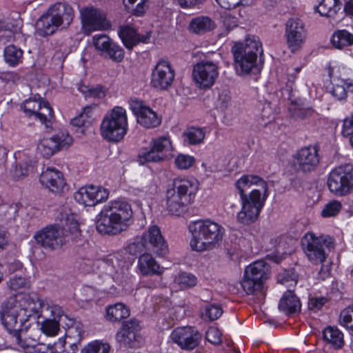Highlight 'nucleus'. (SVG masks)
Instances as JSON below:
<instances>
[{
  "label": "nucleus",
  "instance_id": "1",
  "mask_svg": "<svg viewBox=\"0 0 353 353\" xmlns=\"http://www.w3.org/2000/svg\"><path fill=\"white\" fill-rule=\"evenodd\" d=\"M6 305L9 309V314L14 316L16 321H20L21 316L27 314V322L31 316L38 319L43 317L41 330L48 336H54L59 331V321L63 311L57 305H50L41 300L35 292L17 293L12 294L3 301L0 306V319L3 323V310Z\"/></svg>",
  "mask_w": 353,
  "mask_h": 353
},
{
  "label": "nucleus",
  "instance_id": "2",
  "mask_svg": "<svg viewBox=\"0 0 353 353\" xmlns=\"http://www.w3.org/2000/svg\"><path fill=\"white\" fill-rule=\"evenodd\" d=\"M235 185L242 203L236 221L243 225H250L259 216L268 196V185L257 175H243Z\"/></svg>",
  "mask_w": 353,
  "mask_h": 353
},
{
  "label": "nucleus",
  "instance_id": "3",
  "mask_svg": "<svg viewBox=\"0 0 353 353\" xmlns=\"http://www.w3.org/2000/svg\"><path fill=\"white\" fill-rule=\"evenodd\" d=\"M131 205L122 201L106 204L98 214L97 230L101 234L117 235L125 231L133 222Z\"/></svg>",
  "mask_w": 353,
  "mask_h": 353
},
{
  "label": "nucleus",
  "instance_id": "4",
  "mask_svg": "<svg viewBox=\"0 0 353 353\" xmlns=\"http://www.w3.org/2000/svg\"><path fill=\"white\" fill-rule=\"evenodd\" d=\"M77 242L81 236L78 223L71 220L67 228L58 224L49 225L35 232L34 239L38 245L48 251L61 249L69 241L70 236Z\"/></svg>",
  "mask_w": 353,
  "mask_h": 353
},
{
  "label": "nucleus",
  "instance_id": "5",
  "mask_svg": "<svg viewBox=\"0 0 353 353\" xmlns=\"http://www.w3.org/2000/svg\"><path fill=\"white\" fill-rule=\"evenodd\" d=\"M188 228L192 236L190 246L196 252L216 248L221 242L224 234L223 228L210 219L192 222Z\"/></svg>",
  "mask_w": 353,
  "mask_h": 353
},
{
  "label": "nucleus",
  "instance_id": "6",
  "mask_svg": "<svg viewBox=\"0 0 353 353\" xmlns=\"http://www.w3.org/2000/svg\"><path fill=\"white\" fill-rule=\"evenodd\" d=\"M236 72L239 75L249 74L256 67L259 55L263 54L262 44L255 37L236 42L232 48Z\"/></svg>",
  "mask_w": 353,
  "mask_h": 353
},
{
  "label": "nucleus",
  "instance_id": "7",
  "mask_svg": "<svg viewBox=\"0 0 353 353\" xmlns=\"http://www.w3.org/2000/svg\"><path fill=\"white\" fill-rule=\"evenodd\" d=\"M3 325L12 335L15 343L19 345V347L26 349L28 347H32L34 353H57L56 351V347L51 345H46L44 343H37L34 344L33 341L23 339L25 332L28 329L27 323V314L21 316L20 321H16L14 319L12 314L10 315L8 311L9 309L6 305L3 306Z\"/></svg>",
  "mask_w": 353,
  "mask_h": 353
},
{
  "label": "nucleus",
  "instance_id": "8",
  "mask_svg": "<svg viewBox=\"0 0 353 353\" xmlns=\"http://www.w3.org/2000/svg\"><path fill=\"white\" fill-rule=\"evenodd\" d=\"M128 130L126 111L121 107H114L103 117L101 123V136L112 142L123 139Z\"/></svg>",
  "mask_w": 353,
  "mask_h": 353
},
{
  "label": "nucleus",
  "instance_id": "9",
  "mask_svg": "<svg viewBox=\"0 0 353 353\" xmlns=\"http://www.w3.org/2000/svg\"><path fill=\"white\" fill-rule=\"evenodd\" d=\"M331 241L328 236H316L313 232H307L301 240L302 249L308 260L314 264L325 261L327 254L325 248H328Z\"/></svg>",
  "mask_w": 353,
  "mask_h": 353
},
{
  "label": "nucleus",
  "instance_id": "10",
  "mask_svg": "<svg viewBox=\"0 0 353 353\" xmlns=\"http://www.w3.org/2000/svg\"><path fill=\"white\" fill-rule=\"evenodd\" d=\"M218 76L219 67L212 61L202 60L193 67V79L200 89L210 88L214 84Z\"/></svg>",
  "mask_w": 353,
  "mask_h": 353
},
{
  "label": "nucleus",
  "instance_id": "11",
  "mask_svg": "<svg viewBox=\"0 0 353 353\" xmlns=\"http://www.w3.org/2000/svg\"><path fill=\"white\" fill-rule=\"evenodd\" d=\"M172 146L168 137H161L153 139L149 150L142 152L139 155L141 164L163 161L172 154Z\"/></svg>",
  "mask_w": 353,
  "mask_h": 353
},
{
  "label": "nucleus",
  "instance_id": "12",
  "mask_svg": "<svg viewBox=\"0 0 353 353\" xmlns=\"http://www.w3.org/2000/svg\"><path fill=\"white\" fill-rule=\"evenodd\" d=\"M317 145H310L299 150L294 156L293 168L296 172L310 173L319 163Z\"/></svg>",
  "mask_w": 353,
  "mask_h": 353
},
{
  "label": "nucleus",
  "instance_id": "13",
  "mask_svg": "<svg viewBox=\"0 0 353 353\" xmlns=\"http://www.w3.org/2000/svg\"><path fill=\"white\" fill-rule=\"evenodd\" d=\"M285 37L288 47L292 52L299 50L307 37V31L302 20L290 19L285 24Z\"/></svg>",
  "mask_w": 353,
  "mask_h": 353
},
{
  "label": "nucleus",
  "instance_id": "14",
  "mask_svg": "<svg viewBox=\"0 0 353 353\" xmlns=\"http://www.w3.org/2000/svg\"><path fill=\"white\" fill-rule=\"evenodd\" d=\"M332 182L337 186L332 192L337 196H345L353 191V165L342 164L332 170Z\"/></svg>",
  "mask_w": 353,
  "mask_h": 353
},
{
  "label": "nucleus",
  "instance_id": "15",
  "mask_svg": "<svg viewBox=\"0 0 353 353\" xmlns=\"http://www.w3.org/2000/svg\"><path fill=\"white\" fill-rule=\"evenodd\" d=\"M140 328L139 322L134 319L123 321L121 330L117 333V341L125 348L138 347L141 340Z\"/></svg>",
  "mask_w": 353,
  "mask_h": 353
},
{
  "label": "nucleus",
  "instance_id": "16",
  "mask_svg": "<svg viewBox=\"0 0 353 353\" xmlns=\"http://www.w3.org/2000/svg\"><path fill=\"white\" fill-rule=\"evenodd\" d=\"M170 338L182 350H192L200 343L201 334L194 327L184 326L175 328Z\"/></svg>",
  "mask_w": 353,
  "mask_h": 353
},
{
  "label": "nucleus",
  "instance_id": "17",
  "mask_svg": "<svg viewBox=\"0 0 353 353\" xmlns=\"http://www.w3.org/2000/svg\"><path fill=\"white\" fill-rule=\"evenodd\" d=\"M141 245L151 250L159 256H163L168 252V247L161 234L159 228L152 225L141 237Z\"/></svg>",
  "mask_w": 353,
  "mask_h": 353
},
{
  "label": "nucleus",
  "instance_id": "18",
  "mask_svg": "<svg viewBox=\"0 0 353 353\" xmlns=\"http://www.w3.org/2000/svg\"><path fill=\"white\" fill-rule=\"evenodd\" d=\"M175 72L171 64L166 61H159L152 72L151 84L160 90H165L171 87Z\"/></svg>",
  "mask_w": 353,
  "mask_h": 353
},
{
  "label": "nucleus",
  "instance_id": "19",
  "mask_svg": "<svg viewBox=\"0 0 353 353\" xmlns=\"http://www.w3.org/2000/svg\"><path fill=\"white\" fill-rule=\"evenodd\" d=\"M73 139L66 132H59L50 138L42 139L38 144L37 149L45 158H49L59 150L68 147Z\"/></svg>",
  "mask_w": 353,
  "mask_h": 353
},
{
  "label": "nucleus",
  "instance_id": "20",
  "mask_svg": "<svg viewBox=\"0 0 353 353\" xmlns=\"http://www.w3.org/2000/svg\"><path fill=\"white\" fill-rule=\"evenodd\" d=\"M82 24L88 33L95 30H105L111 27L105 14L99 9L86 8L81 11Z\"/></svg>",
  "mask_w": 353,
  "mask_h": 353
},
{
  "label": "nucleus",
  "instance_id": "21",
  "mask_svg": "<svg viewBox=\"0 0 353 353\" xmlns=\"http://www.w3.org/2000/svg\"><path fill=\"white\" fill-rule=\"evenodd\" d=\"M130 105L141 125L146 128H154L161 124V117L150 107L143 105L137 99H131Z\"/></svg>",
  "mask_w": 353,
  "mask_h": 353
},
{
  "label": "nucleus",
  "instance_id": "22",
  "mask_svg": "<svg viewBox=\"0 0 353 353\" xmlns=\"http://www.w3.org/2000/svg\"><path fill=\"white\" fill-rule=\"evenodd\" d=\"M109 192L105 188L93 185L82 187L75 192L74 199L85 206H94L108 199Z\"/></svg>",
  "mask_w": 353,
  "mask_h": 353
},
{
  "label": "nucleus",
  "instance_id": "23",
  "mask_svg": "<svg viewBox=\"0 0 353 353\" xmlns=\"http://www.w3.org/2000/svg\"><path fill=\"white\" fill-rule=\"evenodd\" d=\"M93 45L99 51L106 53L110 59L115 62H121L124 57V51L118 45L111 41L104 34H96L92 38Z\"/></svg>",
  "mask_w": 353,
  "mask_h": 353
},
{
  "label": "nucleus",
  "instance_id": "24",
  "mask_svg": "<svg viewBox=\"0 0 353 353\" xmlns=\"http://www.w3.org/2000/svg\"><path fill=\"white\" fill-rule=\"evenodd\" d=\"M39 181L42 185L54 193L62 191L65 185L63 174L52 168H48L43 171L40 175Z\"/></svg>",
  "mask_w": 353,
  "mask_h": 353
},
{
  "label": "nucleus",
  "instance_id": "25",
  "mask_svg": "<svg viewBox=\"0 0 353 353\" xmlns=\"http://www.w3.org/2000/svg\"><path fill=\"white\" fill-rule=\"evenodd\" d=\"M166 209L172 215L180 216L185 212V207L189 204L187 203L176 188L173 187L168 189L165 195Z\"/></svg>",
  "mask_w": 353,
  "mask_h": 353
},
{
  "label": "nucleus",
  "instance_id": "26",
  "mask_svg": "<svg viewBox=\"0 0 353 353\" xmlns=\"http://www.w3.org/2000/svg\"><path fill=\"white\" fill-rule=\"evenodd\" d=\"M119 35L124 46L128 50H132L139 43H148L151 37L150 32H148L144 35H141L137 34L134 28L128 26L121 27Z\"/></svg>",
  "mask_w": 353,
  "mask_h": 353
},
{
  "label": "nucleus",
  "instance_id": "27",
  "mask_svg": "<svg viewBox=\"0 0 353 353\" xmlns=\"http://www.w3.org/2000/svg\"><path fill=\"white\" fill-rule=\"evenodd\" d=\"M49 10L54 17L57 22L63 28H68L73 20V9L68 4L56 3L50 7Z\"/></svg>",
  "mask_w": 353,
  "mask_h": 353
},
{
  "label": "nucleus",
  "instance_id": "28",
  "mask_svg": "<svg viewBox=\"0 0 353 353\" xmlns=\"http://www.w3.org/2000/svg\"><path fill=\"white\" fill-rule=\"evenodd\" d=\"M59 27L61 26L57 22L54 17L49 9L36 23L37 33L41 37H46L54 34Z\"/></svg>",
  "mask_w": 353,
  "mask_h": 353
},
{
  "label": "nucleus",
  "instance_id": "29",
  "mask_svg": "<svg viewBox=\"0 0 353 353\" xmlns=\"http://www.w3.org/2000/svg\"><path fill=\"white\" fill-rule=\"evenodd\" d=\"M281 92L283 98L290 101L291 106L289 110L292 112V116L294 119H303L306 115V110L301 108V99L295 96L292 83H288L282 88Z\"/></svg>",
  "mask_w": 353,
  "mask_h": 353
},
{
  "label": "nucleus",
  "instance_id": "30",
  "mask_svg": "<svg viewBox=\"0 0 353 353\" xmlns=\"http://www.w3.org/2000/svg\"><path fill=\"white\" fill-rule=\"evenodd\" d=\"M172 184L188 204L193 201L198 189L195 181L188 179H175Z\"/></svg>",
  "mask_w": 353,
  "mask_h": 353
},
{
  "label": "nucleus",
  "instance_id": "31",
  "mask_svg": "<svg viewBox=\"0 0 353 353\" xmlns=\"http://www.w3.org/2000/svg\"><path fill=\"white\" fill-rule=\"evenodd\" d=\"M138 268L143 276L161 275L163 272V268L159 265L151 254L148 253L143 254L139 256Z\"/></svg>",
  "mask_w": 353,
  "mask_h": 353
},
{
  "label": "nucleus",
  "instance_id": "32",
  "mask_svg": "<svg viewBox=\"0 0 353 353\" xmlns=\"http://www.w3.org/2000/svg\"><path fill=\"white\" fill-rule=\"evenodd\" d=\"M279 308L286 314H292L301 310L299 299L291 290H288L280 300Z\"/></svg>",
  "mask_w": 353,
  "mask_h": 353
},
{
  "label": "nucleus",
  "instance_id": "33",
  "mask_svg": "<svg viewBox=\"0 0 353 353\" xmlns=\"http://www.w3.org/2000/svg\"><path fill=\"white\" fill-rule=\"evenodd\" d=\"M216 24L210 17L199 16L193 18L189 24V30L196 34H203L213 30Z\"/></svg>",
  "mask_w": 353,
  "mask_h": 353
},
{
  "label": "nucleus",
  "instance_id": "34",
  "mask_svg": "<svg viewBox=\"0 0 353 353\" xmlns=\"http://www.w3.org/2000/svg\"><path fill=\"white\" fill-rule=\"evenodd\" d=\"M244 272L263 283L268 278L270 266L264 261H256L247 266Z\"/></svg>",
  "mask_w": 353,
  "mask_h": 353
},
{
  "label": "nucleus",
  "instance_id": "35",
  "mask_svg": "<svg viewBox=\"0 0 353 353\" xmlns=\"http://www.w3.org/2000/svg\"><path fill=\"white\" fill-rule=\"evenodd\" d=\"M105 317L110 322H119L130 316L129 307L123 303H117L107 306Z\"/></svg>",
  "mask_w": 353,
  "mask_h": 353
},
{
  "label": "nucleus",
  "instance_id": "36",
  "mask_svg": "<svg viewBox=\"0 0 353 353\" xmlns=\"http://www.w3.org/2000/svg\"><path fill=\"white\" fill-rule=\"evenodd\" d=\"M348 92H353V81H347L343 79H335V83L332 87V96L336 100H345Z\"/></svg>",
  "mask_w": 353,
  "mask_h": 353
},
{
  "label": "nucleus",
  "instance_id": "37",
  "mask_svg": "<svg viewBox=\"0 0 353 353\" xmlns=\"http://www.w3.org/2000/svg\"><path fill=\"white\" fill-rule=\"evenodd\" d=\"M353 45V34L346 30H339L332 34V46L337 49Z\"/></svg>",
  "mask_w": 353,
  "mask_h": 353
},
{
  "label": "nucleus",
  "instance_id": "38",
  "mask_svg": "<svg viewBox=\"0 0 353 353\" xmlns=\"http://www.w3.org/2000/svg\"><path fill=\"white\" fill-rule=\"evenodd\" d=\"M23 54L21 48L14 45H9L4 50L5 61L11 66H15L21 61Z\"/></svg>",
  "mask_w": 353,
  "mask_h": 353
},
{
  "label": "nucleus",
  "instance_id": "39",
  "mask_svg": "<svg viewBox=\"0 0 353 353\" xmlns=\"http://www.w3.org/2000/svg\"><path fill=\"white\" fill-rule=\"evenodd\" d=\"M263 283L252 278V276L244 272L243 278L241 282L243 291L247 294H252L256 292L261 291L263 287Z\"/></svg>",
  "mask_w": 353,
  "mask_h": 353
},
{
  "label": "nucleus",
  "instance_id": "40",
  "mask_svg": "<svg viewBox=\"0 0 353 353\" xmlns=\"http://www.w3.org/2000/svg\"><path fill=\"white\" fill-rule=\"evenodd\" d=\"M174 283L181 289L185 290L195 286L197 283V279L191 273L182 272L175 276Z\"/></svg>",
  "mask_w": 353,
  "mask_h": 353
},
{
  "label": "nucleus",
  "instance_id": "41",
  "mask_svg": "<svg viewBox=\"0 0 353 353\" xmlns=\"http://www.w3.org/2000/svg\"><path fill=\"white\" fill-rule=\"evenodd\" d=\"M183 135L192 145L201 143L205 138V132L200 128H190L183 133Z\"/></svg>",
  "mask_w": 353,
  "mask_h": 353
},
{
  "label": "nucleus",
  "instance_id": "42",
  "mask_svg": "<svg viewBox=\"0 0 353 353\" xmlns=\"http://www.w3.org/2000/svg\"><path fill=\"white\" fill-rule=\"evenodd\" d=\"M78 90L84 95L85 99H102L106 94L104 88L99 85L92 88L85 85H81L79 86Z\"/></svg>",
  "mask_w": 353,
  "mask_h": 353
},
{
  "label": "nucleus",
  "instance_id": "43",
  "mask_svg": "<svg viewBox=\"0 0 353 353\" xmlns=\"http://www.w3.org/2000/svg\"><path fill=\"white\" fill-rule=\"evenodd\" d=\"M36 117L38 118L42 123L45 124L46 128L50 126L51 121L53 119V110L48 101H41V109L38 111Z\"/></svg>",
  "mask_w": 353,
  "mask_h": 353
},
{
  "label": "nucleus",
  "instance_id": "44",
  "mask_svg": "<svg viewBox=\"0 0 353 353\" xmlns=\"http://www.w3.org/2000/svg\"><path fill=\"white\" fill-rule=\"evenodd\" d=\"M33 168L31 161L23 162V163L17 164L10 170V174L13 179L20 180L28 176L30 172H32Z\"/></svg>",
  "mask_w": 353,
  "mask_h": 353
},
{
  "label": "nucleus",
  "instance_id": "45",
  "mask_svg": "<svg viewBox=\"0 0 353 353\" xmlns=\"http://www.w3.org/2000/svg\"><path fill=\"white\" fill-rule=\"evenodd\" d=\"M277 281L281 284L290 288L296 285L297 283V275L292 269L285 270L283 272L278 274Z\"/></svg>",
  "mask_w": 353,
  "mask_h": 353
},
{
  "label": "nucleus",
  "instance_id": "46",
  "mask_svg": "<svg viewBox=\"0 0 353 353\" xmlns=\"http://www.w3.org/2000/svg\"><path fill=\"white\" fill-rule=\"evenodd\" d=\"M123 4L128 12L140 16L145 12L144 3L146 0H123Z\"/></svg>",
  "mask_w": 353,
  "mask_h": 353
},
{
  "label": "nucleus",
  "instance_id": "47",
  "mask_svg": "<svg viewBox=\"0 0 353 353\" xmlns=\"http://www.w3.org/2000/svg\"><path fill=\"white\" fill-rule=\"evenodd\" d=\"M340 321L342 325L353 331V304L341 311Z\"/></svg>",
  "mask_w": 353,
  "mask_h": 353
},
{
  "label": "nucleus",
  "instance_id": "48",
  "mask_svg": "<svg viewBox=\"0 0 353 353\" xmlns=\"http://www.w3.org/2000/svg\"><path fill=\"white\" fill-rule=\"evenodd\" d=\"M41 100L37 99H28L26 100L23 105L24 112L28 116L37 115L38 111L41 109Z\"/></svg>",
  "mask_w": 353,
  "mask_h": 353
},
{
  "label": "nucleus",
  "instance_id": "49",
  "mask_svg": "<svg viewBox=\"0 0 353 353\" xmlns=\"http://www.w3.org/2000/svg\"><path fill=\"white\" fill-rule=\"evenodd\" d=\"M110 345L108 343L95 341L89 343L84 349L85 353H109Z\"/></svg>",
  "mask_w": 353,
  "mask_h": 353
},
{
  "label": "nucleus",
  "instance_id": "50",
  "mask_svg": "<svg viewBox=\"0 0 353 353\" xmlns=\"http://www.w3.org/2000/svg\"><path fill=\"white\" fill-rule=\"evenodd\" d=\"M223 314V310L220 305L211 304L207 305L205 308L204 315L210 321H214L219 319Z\"/></svg>",
  "mask_w": 353,
  "mask_h": 353
},
{
  "label": "nucleus",
  "instance_id": "51",
  "mask_svg": "<svg viewBox=\"0 0 353 353\" xmlns=\"http://www.w3.org/2000/svg\"><path fill=\"white\" fill-rule=\"evenodd\" d=\"M194 162V157L186 154H179L175 159V164L176 167L181 170H187L190 168Z\"/></svg>",
  "mask_w": 353,
  "mask_h": 353
},
{
  "label": "nucleus",
  "instance_id": "52",
  "mask_svg": "<svg viewBox=\"0 0 353 353\" xmlns=\"http://www.w3.org/2000/svg\"><path fill=\"white\" fill-rule=\"evenodd\" d=\"M83 333V329L81 323H74L67 330L66 336L68 338H73L75 341H80Z\"/></svg>",
  "mask_w": 353,
  "mask_h": 353
},
{
  "label": "nucleus",
  "instance_id": "53",
  "mask_svg": "<svg viewBox=\"0 0 353 353\" xmlns=\"http://www.w3.org/2000/svg\"><path fill=\"white\" fill-rule=\"evenodd\" d=\"M205 339L213 345H219L221 343V333L218 328L211 327L205 333Z\"/></svg>",
  "mask_w": 353,
  "mask_h": 353
},
{
  "label": "nucleus",
  "instance_id": "54",
  "mask_svg": "<svg viewBox=\"0 0 353 353\" xmlns=\"http://www.w3.org/2000/svg\"><path fill=\"white\" fill-rule=\"evenodd\" d=\"M314 10L321 16L329 17L331 11V0H322L317 6L314 7Z\"/></svg>",
  "mask_w": 353,
  "mask_h": 353
},
{
  "label": "nucleus",
  "instance_id": "55",
  "mask_svg": "<svg viewBox=\"0 0 353 353\" xmlns=\"http://www.w3.org/2000/svg\"><path fill=\"white\" fill-rule=\"evenodd\" d=\"M261 117L262 121H264V123L263 124L264 125H267L274 119V111L270 106V103H265L263 107L261 108Z\"/></svg>",
  "mask_w": 353,
  "mask_h": 353
},
{
  "label": "nucleus",
  "instance_id": "56",
  "mask_svg": "<svg viewBox=\"0 0 353 353\" xmlns=\"http://www.w3.org/2000/svg\"><path fill=\"white\" fill-rule=\"evenodd\" d=\"M10 287L13 290H17L23 288H28L29 283L25 278L14 276L10 280Z\"/></svg>",
  "mask_w": 353,
  "mask_h": 353
},
{
  "label": "nucleus",
  "instance_id": "57",
  "mask_svg": "<svg viewBox=\"0 0 353 353\" xmlns=\"http://www.w3.org/2000/svg\"><path fill=\"white\" fill-rule=\"evenodd\" d=\"M343 344V334L337 327H332V347L339 349Z\"/></svg>",
  "mask_w": 353,
  "mask_h": 353
},
{
  "label": "nucleus",
  "instance_id": "58",
  "mask_svg": "<svg viewBox=\"0 0 353 353\" xmlns=\"http://www.w3.org/2000/svg\"><path fill=\"white\" fill-rule=\"evenodd\" d=\"M341 133L344 137L353 135V113L343 120Z\"/></svg>",
  "mask_w": 353,
  "mask_h": 353
},
{
  "label": "nucleus",
  "instance_id": "59",
  "mask_svg": "<svg viewBox=\"0 0 353 353\" xmlns=\"http://www.w3.org/2000/svg\"><path fill=\"white\" fill-rule=\"evenodd\" d=\"M97 109V105L92 104L90 105L85 106L81 114H84V118L88 121V125H90L95 119L94 118V110Z\"/></svg>",
  "mask_w": 353,
  "mask_h": 353
},
{
  "label": "nucleus",
  "instance_id": "60",
  "mask_svg": "<svg viewBox=\"0 0 353 353\" xmlns=\"http://www.w3.org/2000/svg\"><path fill=\"white\" fill-rule=\"evenodd\" d=\"M327 301V299L324 297L311 298L308 301V307L310 310H318L325 305Z\"/></svg>",
  "mask_w": 353,
  "mask_h": 353
},
{
  "label": "nucleus",
  "instance_id": "61",
  "mask_svg": "<svg viewBox=\"0 0 353 353\" xmlns=\"http://www.w3.org/2000/svg\"><path fill=\"white\" fill-rule=\"evenodd\" d=\"M206 0H178L182 8H192L203 4Z\"/></svg>",
  "mask_w": 353,
  "mask_h": 353
},
{
  "label": "nucleus",
  "instance_id": "62",
  "mask_svg": "<svg viewBox=\"0 0 353 353\" xmlns=\"http://www.w3.org/2000/svg\"><path fill=\"white\" fill-rule=\"evenodd\" d=\"M70 123L74 125L79 128L83 127V126H88V121L85 118H84L83 114H79L77 117L72 119L71 120Z\"/></svg>",
  "mask_w": 353,
  "mask_h": 353
},
{
  "label": "nucleus",
  "instance_id": "63",
  "mask_svg": "<svg viewBox=\"0 0 353 353\" xmlns=\"http://www.w3.org/2000/svg\"><path fill=\"white\" fill-rule=\"evenodd\" d=\"M230 101V97L227 93L222 92L219 94V101L221 108H226Z\"/></svg>",
  "mask_w": 353,
  "mask_h": 353
},
{
  "label": "nucleus",
  "instance_id": "64",
  "mask_svg": "<svg viewBox=\"0 0 353 353\" xmlns=\"http://www.w3.org/2000/svg\"><path fill=\"white\" fill-rule=\"evenodd\" d=\"M343 10L347 14L353 15V0H350L345 3Z\"/></svg>",
  "mask_w": 353,
  "mask_h": 353
}]
</instances>
